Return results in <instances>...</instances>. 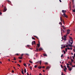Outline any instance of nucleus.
<instances>
[{"label": "nucleus", "instance_id": "55", "mask_svg": "<svg viewBox=\"0 0 75 75\" xmlns=\"http://www.w3.org/2000/svg\"><path fill=\"white\" fill-rule=\"evenodd\" d=\"M73 51H74V52H75V49H73Z\"/></svg>", "mask_w": 75, "mask_h": 75}, {"label": "nucleus", "instance_id": "2", "mask_svg": "<svg viewBox=\"0 0 75 75\" xmlns=\"http://www.w3.org/2000/svg\"><path fill=\"white\" fill-rule=\"evenodd\" d=\"M67 34L68 35L70 33V30L69 29H68L67 30Z\"/></svg>", "mask_w": 75, "mask_h": 75}, {"label": "nucleus", "instance_id": "16", "mask_svg": "<svg viewBox=\"0 0 75 75\" xmlns=\"http://www.w3.org/2000/svg\"><path fill=\"white\" fill-rule=\"evenodd\" d=\"M43 55L44 57H46V56H47V54H43Z\"/></svg>", "mask_w": 75, "mask_h": 75}, {"label": "nucleus", "instance_id": "32", "mask_svg": "<svg viewBox=\"0 0 75 75\" xmlns=\"http://www.w3.org/2000/svg\"><path fill=\"white\" fill-rule=\"evenodd\" d=\"M25 55H28V56L29 55V54L27 53L25 54Z\"/></svg>", "mask_w": 75, "mask_h": 75}, {"label": "nucleus", "instance_id": "17", "mask_svg": "<svg viewBox=\"0 0 75 75\" xmlns=\"http://www.w3.org/2000/svg\"><path fill=\"white\" fill-rule=\"evenodd\" d=\"M34 36L35 37H36V38H37V39H38V40L39 39L38 38V37H37V36Z\"/></svg>", "mask_w": 75, "mask_h": 75}, {"label": "nucleus", "instance_id": "44", "mask_svg": "<svg viewBox=\"0 0 75 75\" xmlns=\"http://www.w3.org/2000/svg\"><path fill=\"white\" fill-rule=\"evenodd\" d=\"M61 67H62V68H63V66H62V65H61Z\"/></svg>", "mask_w": 75, "mask_h": 75}, {"label": "nucleus", "instance_id": "62", "mask_svg": "<svg viewBox=\"0 0 75 75\" xmlns=\"http://www.w3.org/2000/svg\"><path fill=\"white\" fill-rule=\"evenodd\" d=\"M59 1H60V3H61L62 2V1H61V0H59Z\"/></svg>", "mask_w": 75, "mask_h": 75}, {"label": "nucleus", "instance_id": "31", "mask_svg": "<svg viewBox=\"0 0 75 75\" xmlns=\"http://www.w3.org/2000/svg\"><path fill=\"white\" fill-rule=\"evenodd\" d=\"M65 50V51H66V52H67V48H66Z\"/></svg>", "mask_w": 75, "mask_h": 75}, {"label": "nucleus", "instance_id": "64", "mask_svg": "<svg viewBox=\"0 0 75 75\" xmlns=\"http://www.w3.org/2000/svg\"><path fill=\"white\" fill-rule=\"evenodd\" d=\"M42 68H43V69H44V68H45V67L43 66V67H42Z\"/></svg>", "mask_w": 75, "mask_h": 75}, {"label": "nucleus", "instance_id": "36", "mask_svg": "<svg viewBox=\"0 0 75 75\" xmlns=\"http://www.w3.org/2000/svg\"><path fill=\"white\" fill-rule=\"evenodd\" d=\"M69 44H70V43H71V41H70V40H69Z\"/></svg>", "mask_w": 75, "mask_h": 75}, {"label": "nucleus", "instance_id": "25", "mask_svg": "<svg viewBox=\"0 0 75 75\" xmlns=\"http://www.w3.org/2000/svg\"><path fill=\"white\" fill-rule=\"evenodd\" d=\"M23 65L25 66H25H26V64H25V63L23 64Z\"/></svg>", "mask_w": 75, "mask_h": 75}, {"label": "nucleus", "instance_id": "48", "mask_svg": "<svg viewBox=\"0 0 75 75\" xmlns=\"http://www.w3.org/2000/svg\"><path fill=\"white\" fill-rule=\"evenodd\" d=\"M63 56V54H62L61 56V58H62V57Z\"/></svg>", "mask_w": 75, "mask_h": 75}, {"label": "nucleus", "instance_id": "46", "mask_svg": "<svg viewBox=\"0 0 75 75\" xmlns=\"http://www.w3.org/2000/svg\"><path fill=\"white\" fill-rule=\"evenodd\" d=\"M66 47H68V45H66Z\"/></svg>", "mask_w": 75, "mask_h": 75}, {"label": "nucleus", "instance_id": "8", "mask_svg": "<svg viewBox=\"0 0 75 75\" xmlns=\"http://www.w3.org/2000/svg\"><path fill=\"white\" fill-rule=\"evenodd\" d=\"M72 67H71L70 68H69L68 70L69 71H72Z\"/></svg>", "mask_w": 75, "mask_h": 75}, {"label": "nucleus", "instance_id": "43", "mask_svg": "<svg viewBox=\"0 0 75 75\" xmlns=\"http://www.w3.org/2000/svg\"><path fill=\"white\" fill-rule=\"evenodd\" d=\"M69 38H70V39H71V40H72V37H70Z\"/></svg>", "mask_w": 75, "mask_h": 75}, {"label": "nucleus", "instance_id": "47", "mask_svg": "<svg viewBox=\"0 0 75 75\" xmlns=\"http://www.w3.org/2000/svg\"><path fill=\"white\" fill-rule=\"evenodd\" d=\"M67 66L69 65L70 64H69L68 63H67Z\"/></svg>", "mask_w": 75, "mask_h": 75}, {"label": "nucleus", "instance_id": "50", "mask_svg": "<svg viewBox=\"0 0 75 75\" xmlns=\"http://www.w3.org/2000/svg\"><path fill=\"white\" fill-rule=\"evenodd\" d=\"M70 40H71V41H72H72H73V40H72V39H71Z\"/></svg>", "mask_w": 75, "mask_h": 75}, {"label": "nucleus", "instance_id": "5", "mask_svg": "<svg viewBox=\"0 0 75 75\" xmlns=\"http://www.w3.org/2000/svg\"><path fill=\"white\" fill-rule=\"evenodd\" d=\"M62 12L63 13V14H65V13H66V11H64V10H62Z\"/></svg>", "mask_w": 75, "mask_h": 75}, {"label": "nucleus", "instance_id": "12", "mask_svg": "<svg viewBox=\"0 0 75 75\" xmlns=\"http://www.w3.org/2000/svg\"><path fill=\"white\" fill-rule=\"evenodd\" d=\"M36 50H35V51H38V49L37 48V46L36 47Z\"/></svg>", "mask_w": 75, "mask_h": 75}, {"label": "nucleus", "instance_id": "53", "mask_svg": "<svg viewBox=\"0 0 75 75\" xmlns=\"http://www.w3.org/2000/svg\"><path fill=\"white\" fill-rule=\"evenodd\" d=\"M74 0H72V3H74Z\"/></svg>", "mask_w": 75, "mask_h": 75}, {"label": "nucleus", "instance_id": "15", "mask_svg": "<svg viewBox=\"0 0 75 75\" xmlns=\"http://www.w3.org/2000/svg\"><path fill=\"white\" fill-rule=\"evenodd\" d=\"M41 68H42V67H41V66H40V67H38V69H41Z\"/></svg>", "mask_w": 75, "mask_h": 75}, {"label": "nucleus", "instance_id": "11", "mask_svg": "<svg viewBox=\"0 0 75 75\" xmlns=\"http://www.w3.org/2000/svg\"><path fill=\"white\" fill-rule=\"evenodd\" d=\"M39 63H40V64L41 65V63L42 62V61H41V60H40V61H39Z\"/></svg>", "mask_w": 75, "mask_h": 75}, {"label": "nucleus", "instance_id": "9", "mask_svg": "<svg viewBox=\"0 0 75 75\" xmlns=\"http://www.w3.org/2000/svg\"><path fill=\"white\" fill-rule=\"evenodd\" d=\"M42 50V48H40L39 49V51H41Z\"/></svg>", "mask_w": 75, "mask_h": 75}, {"label": "nucleus", "instance_id": "20", "mask_svg": "<svg viewBox=\"0 0 75 75\" xmlns=\"http://www.w3.org/2000/svg\"><path fill=\"white\" fill-rule=\"evenodd\" d=\"M6 1H7V2H8V3H11L10 1H9V0H7Z\"/></svg>", "mask_w": 75, "mask_h": 75}, {"label": "nucleus", "instance_id": "7", "mask_svg": "<svg viewBox=\"0 0 75 75\" xmlns=\"http://www.w3.org/2000/svg\"><path fill=\"white\" fill-rule=\"evenodd\" d=\"M37 45L38 47V48H39V47H40V44H37Z\"/></svg>", "mask_w": 75, "mask_h": 75}, {"label": "nucleus", "instance_id": "56", "mask_svg": "<svg viewBox=\"0 0 75 75\" xmlns=\"http://www.w3.org/2000/svg\"><path fill=\"white\" fill-rule=\"evenodd\" d=\"M62 23H61V22H60L59 23V24H62Z\"/></svg>", "mask_w": 75, "mask_h": 75}, {"label": "nucleus", "instance_id": "38", "mask_svg": "<svg viewBox=\"0 0 75 75\" xmlns=\"http://www.w3.org/2000/svg\"><path fill=\"white\" fill-rule=\"evenodd\" d=\"M32 38L33 39V40H35V38Z\"/></svg>", "mask_w": 75, "mask_h": 75}, {"label": "nucleus", "instance_id": "3", "mask_svg": "<svg viewBox=\"0 0 75 75\" xmlns=\"http://www.w3.org/2000/svg\"><path fill=\"white\" fill-rule=\"evenodd\" d=\"M63 17H66V18H68V16H67L65 13H63Z\"/></svg>", "mask_w": 75, "mask_h": 75}, {"label": "nucleus", "instance_id": "54", "mask_svg": "<svg viewBox=\"0 0 75 75\" xmlns=\"http://www.w3.org/2000/svg\"><path fill=\"white\" fill-rule=\"evenodd\" d=\"M23 54H21V57H23Z\"/></svg>", "mask_w": 75, "mask_h": 75}, {"label": "nucleus", "instance_id": "14", "mask_svg": "<svg viewBox=\"0 0 75 75\" xmlns=\"http://www.w3.org/2000/svg\"><path fill=\"white\" fill-rule=\"evenodd\" d=\"M24 72L25 73H26V69H25L24 70Z\"/></svg>", "mask_w": 75, "mask_h": 75}, {"label": "nucleus", "instance_id": "19", "mask_svg": "<svg viewBox=\"0 0 75 75\" xmlns=\"http://www.w3.org/2000/svg\"><path fill=\"white\" fill-rule=\"evenodd\" d=\"M49 69V67H47L46 69Z\"/></svg>", "mask_w": 75, "mask_h": 75}, {"label": "nucleus", "instance_id": "29", "mask_svg": "<svg viewBox=\"0 0 75 75\" xmlns=\"http://www.w3.org/2000/svg\"><path fill=\"white\" fill-rule=\"evenodd\" d=\"M62 30H63V33H65V31H64V30H63L62 29Z\"/></svg>", "mask_w": 75, "mask_h": 75}, {"label": "nucleus", "instance_id": "61", "mask_svg": "<svg viewBox=\"0 0 75 75\" xmlns=\"http://www.w3.org/2000/svg\"><path fill=\"white\" fill-rule=\"evenodd\" d=\"M67 49H68V50H70V48L69 47H68Z\"/></svg>", "mask_w": 75, "mask_h": 75}, {"label": "nucleus", "instance_id": "23", "mask_svg": "<svg viewBox=\"0 0 75 75\" xmlns=\"http://www.w3.org/2000/svg\"><path fill=\"white\" fill-rule=\"evenodd\" d=\"M29 62L30 63H31V64H33V62L31 61V60H29Z\"/></svg>", "mask_w": 75, "mask_h": 75}, {"label": "nucleus", "instance_id": "18", "mask_svg": "<svg viewBox=\"0 0 75 75\" xmlns=\"http://www.w3.org/2000/svg\"><path fill=\"white\" fill-rule=\"evenodd\" d=\"M21 73L23 75H24V72H23V71H21Z\"/></svg>", "mask_w": 75, "mask_h": 75}, {"label": "nucleus", "instance_id": "30", "mask_svg": "<svg viewBox=\"0 0 75 75\" xmlns=\"http://www.w3.org/2000/svg\"><path fill=\"white\" fill-rule=\"evenodd\" d=\"M64 38H66L67 37V36H66V35H64Z\"/></svg>", "mask_w": 75, "mask_h": 75}, {"label": "nucleus", "instance_id": "33", "mask_svg": "<svg viewBox=\"0 0 75 75\" xmlns=\"http://www.w3.org/2000/svg\"><path fill=\"white\" fill-rule=\"evenodd\" d=\"M67 68H69V66H67Z\"/></svg>", "mask_w": 75, "mask_h": 75}, {"label": "nucleus", "instance_id": "57", "mask_svg": "<svg viewBox=\"0 0 75 75\" xmlns=\"http://www.w3.org/2000/svg\"><path fill=\"white\" fill-rule=\"evenodd\" d=\"M65 69L66 70H67V67H66V68H65V69Z\"/></svg>", "mask_w": 75, "mask_h": 75}, {"label": "nucleus", "instance_id": "35", "mask_svg": "<svg viewBox=\"0 0 75 75\" xmlns=\"http://www.w3.org/2000/svg\"><path fill=\"white\" fill-rule=\"evenodd\" d=\"M45 64L46 65H48V63L47 62H46L45 63Z\"/></svg>", "mask_w": 75, "mask_h": 75}, {"label": "nucleus", "instance_id": "39", "mask_svg": "<svg viewBox=\"0 0 75 75\" xmlns=\"http://www.w3.org/2000/svg\"><path fill=\"white\" fill-rule=\"evenodd\" d=\"M71 45H72V44H73V41H72L71 42Z\"/></svg>", "mask_w": 75, "mask_h": 75}, {"label": "nucleus", "instance_id": "49", "mask_svg": "<svg viewBox=\"0 0 75 75\" xmlns=\"http://www.w3.org/2000/svg\"><path fill=\"white\" fill-rule=\"evenodd\" d=\"M16 55H19V54H18V53H17L16 54Z\"/></svg>", "mask_w": 75, "mask_h": 75}, {"label": "nucleus", "instance_id": "45", "mask_svg": "<svg viewBox=\"0 0 75 75\" xmlns=\"http://www.w3.org/2000/svg\"><path fill=\"white\" fill-rule=\"evenodd\" d=\"M63 23L64 24H65V23H64V20H63Z\"/></svg>", "mask_w": 75, "mask_h": 75}, {"label": "nucleus", "instance_id": "37", "mask_svg": "<svg viewBox=\"0 0 75 75\" xmlns=\"http://www.w3.org/2000/svg\"><path fill=\"white\" fill-rule=\"evenodd\" d=\"M70 65H72V63H70Z\"/></svg>", "mask_w": 75, "mask_h": 75}, {"label": "nucleus", "instance_id": "10", "mask_svg": "<svg viewBox=\"0 0 75 75\" xmlns=\"http://www.w3.org/2000/svg\"><path fill=\"white\" fill-rule=\"evenodd\" d=\"M68 46L69 47H72V45H70V44H69L68 45Z\"/></svg>", "mask_w": 75, "mask_h": 75}, {"label": "nucleus", "instance_id": "24", "mask_svg": "<svg viewBox=\"0 0 75 75\" xmlns=\"http://www.w3.org/2000/svg\"><path fill=\"white\" fill-rule=\"evenodd\" d=\"M19 59H22V57H19Z\"/></svg>", "mask_w": 75, "mask_h": 75}, {"label": "nucleus", "instance_id": "4", "mask_svg": "<svg viewBox=\"0 0 75 75\" xmlns=\"http://www.w3.org/2000/svg\"><path fill=\"white\" fill-rule=\"evenodd\" d=\"M32 44L33 45L34 44H35V41H33L32 42Z\"/></svg>", "mask_w": 75, "mask_h": 75}, {"label": "nucleus", "instance_id": "63", "mask_svg": "<svg viewBox=\"0 0 75 75\" xmlns=\"http://www.w3.org/2000/svg\"><path fill=\"white\" fill-rule=\"evenodd\" d=\"M13 68L14 69H16V67H13Z\"/></svg>", "mask_w": 75, "mask_h": 75}, {"label": "nucleus", "instance_id": "52", "mask_svg": "<svg viewBox=\"0 0 75 75\" xmlns=\"http://www.w3.org/2000/svg\"><path fill=\"white\" fill-rule=\"evenodd\" d=\"M21 60H19V62H21Z\"/></svg>", "mask_w": 75, "mask_h": 75}, {"label": "nucleus", "instance_id": "21", "mask_svg": "<svg viewBox=\"0 0 75 75\" xmlns=\"http://www.w3.org/2000/svg\"><path fill=\"white\" fill-rule=\"evenodd\" d=\"M37 66H38V65H35V66H34V68H37Z\"/></svg>", "mask_w": 75, "mask_h": 75}, {"label": "nucleus", "instance_id": "22", "mask_svg": "<svg viewBox=\"0 0 75 75\" xmlns=\"http://www.w3.org/2000/svg\"><path fill=\"white\" fill-rule=\"evenodd\" d=\"M13 60H15V61H16V58H15V57H14Z\"/></svg>", "mask_w": 75, "mask_h": 75}, {"label": "nucleus", "instance_id": "26", "mask_svg": "<svg viewBox=\"0 0 75 75\" xmlns=\"http://www.w3.org/2000/svg\"><path fill=\"white\" fill-rule=\"evenodd\" d=\"M64 52V54H65V53H66V52H65V50H63V51Z\"/></svg>", "mask_w": 75, "mask_h": 75}, {"label": "nucleus", "instance_id": "42", "mask_svg": "<svg viewBox=\"0 0 75 75\" xmlns=\"http://www.w3.org/2000/svg\"><path fill=\"white\" fill-rule=\"evenodd\" d=\"M18 66H19V67H20V65L18 64H17Z\"/></svg>", "mask_w": 75, "mask_h": 75}, {"label": "nucleus", "instance_id": "1", "mask_svg": "<svg viewBox=\"0 0 75 75\" xmlns=\"http://www.w3.org/2000/svg\"><path fill=\"white\" fill-rule=\"evenodd\" d=\"M6 11H7V8H6V7L5 6H4V10L3 11V12H6Z\"/></svg>", "mask_w": 75, "mask_h": 75}, {"label": "nucleus", "instance_id": "13", "mask_svg": "<svg viewBox=\"0 0 75 75\" xmlns=\"http://www.w3.org/2000/svg\"><path fill=\"white\" fill-rule=\"evenodd\" d=\"M67 40V39L66 38H64L63 39V40H64V41H65Z\"/></svg>", "mask_w": 75, "mask_h": 75}, {"label": "nucleus", "instance_id": "51", "mask_svg": "<svg viewBox=\"0 0 75 75\" xmlns=\"http://www.w3.org/2000/svg\"><path fill=\"white\" fill-rule=\"evenodd\" d=\"M72 57H73V59H75V58H74V56H73Z\"/></svg>", "mask_w": 75, "mask_h": 75}, {"label": "nucleus", "instance_id": "59", "mask_svg": "<svg viewBox=\"0 0 75 75\" xmlns=\"http://www.w3.org/2000/svg\"><path fill=\"white\" fill-rule=\"evenodd\" d=\"M2 14V13L1 12H0V14L1 15Z\"/></svg>", "mask_w": 75, "mask_h": 75}, {"label": "nucleus", "instance_id": "34", "mask_svg": "<svg viewBox=\"0 0 75 75\" xmlns=\"http://www.w3.org/2000/svg\"><path fill=\"white\" fill-rule=\"evenodd\" d=\"M71 61L72 62H73V59H71Z\"/></svg>", "mask_w": 75, "mask_h": 75}, {"label": "nucleus", "instance_id": "6", "mask_svg": "<svg viewBox=\"0 0 75 75\" xmlns=\"http://www.w3.org/2000/svg\"><path fill=\"white\" fill-rule=\"evenodd\" d=\"M60 21H62V22H63V20H63V19H62V17H60Z\"/></svg>", "mask_w": 75, "mask_h": 75}, {"label": "nucleus", "instance_id": "28", "mask_svg": "<svg viewBox=\"0 0 75 75\" xmlns=\"http://www.w3.org/2000/svg\"><path fill=\"white\" fill-rule=\"evenodd\" d=\"M30 69L31 70H32V67H30Z\"/></svg>", "mask_w": 75, "mask_h": 75}, {"label": "nucleus", "instance_id": "58", "mask_svg": "<svg viewBox=\"0 0 75 75\" xmlns=\"http://www.w3.org/2000/svg\"><path fill=\"white\" fill-rule=\"evenodd\" d=\"M61 75H64V74H63V73H62H62Z\"/></svg>", "mask_w": 75, "mask_h": 75}, {"label": "nucleus", "instance_id": "27", "mask_svg": "<svg viewBox=\"0 0 75 75\" xmlns=\"http://www.w3.org/2000/svg\"><path fill=\"white\" fill-rule=\"evenodd\" d=\"M63 69H64V72H66V70H65V69H64V68H63Z\"/></svg>", "mask_w": 75, "mask_h": 75}, {"label": "nucleus", "instance_id": "41", "mask_svg": "<svg viewBox=\"0 0 75 75\" xmlns=\"http://www.w3.org/2000/svg\"><path fill=\"white\" fill-rule=\"evenodd\" d=\"M73 12H75V9H74V10H73Z\"/></svg>", "mask_w": 75, "mask_h": 75}, {"label": "nucleus", "instance_id": "40", "mask_svg": "<svg viewBox=\"0 0 75 75\" xmlns=\"http://www.w3.org/2000/svg\"><path fill=\"white\" fill-rule=\"evenodd\" d=\"M43 72H45V70H43Z\"/></svg>", "mask_w": 75, "mask_h": 75}, {"label": "nucleus", "instance_id": "60", "mask_svg": "<svg viewBox=\"0 0 75 75\" xmlns=\"http://www.w3.org/2000/svg\"><path fill=\"white\" fill-rule=\"evenodd\" d=\"M62 27H63V28H64V27H65V26H64V25H63V26H62Z\"/></svg>", "mask_w": 75, "mask_h": 75}]
</instances>
